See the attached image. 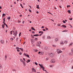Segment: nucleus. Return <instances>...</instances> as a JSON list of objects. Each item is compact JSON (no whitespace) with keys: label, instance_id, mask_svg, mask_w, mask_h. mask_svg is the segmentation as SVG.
Wrapping results in <instances>:
<instances>
[{"label":"nucleus","instance_id":"0e129e2a","mask_svg":"<svg viewBox=\"0 0 73 73\" xmlns=\"http://www.w3.org/2000/svg\"><path fill=\"white\" fill-rule=\"evenodd\" d=\"M46 60H48V58H46Z\"/></svg>","mask_w":73,"mask_h":73},{"label":"nucleus","instance_id":"ea45409f","mask_svg":"<svg viewBox=\"0 0 73 73\" xmlns=\"http://www.w3.org/2000/svg\"><path fill=\"white\" fill-rule=\"evenodd\" d=\"M42 30L43 31H46V30H45V29H43Z\"/></svg>","mask_w":73,"mask_h":73},{"label":"nucleus","instance_id":"e2e57ef3","mask_svg":"<svg viewBox=\"0 0 73 73\" xmlns=\"http://www.w3.org/2000/svg\"><path fill=\"white\" fill-rule=\"evenodd\" d=\"M44 37H45V35H44L43 36V38H44Z\"/></svg>","mask_w":73,"mask_h":73},{"label":"nucleus","instance_id":"864d4df0","mask_svg":"<svg viewBox=\"0 0 73 73\" xmlns=\"http://www.w3.org/2000/svg\"><path fill=\"white\" fill-rule=\"evenodd\" d=\"M25 23V21H23V24H24V23Z\"/></svg>","mask_w":73,"mask_h":73},{"label":"nucleus","instance_id":"c03bdc74","mask_svg":"<svg viewBox=\"0 0 73 73\" xmlns=\"http://www.w3.org/2000/svg\"><path fill=\"white\" fill-rule=\"evenodd\" d=\"M3 21H4V22H5V19H3Z\"/></svg>","mask_w":73,"mask_h":73},{"label":"nucleus","instance_id":"09e8293b","mask_svg":"<svg viewBox=\"0 0 73 73\" xmlns=\"http://www.w3.org/2000/svg\"><path fill=\"white\" fill-rule=\"evenodd\" d=\"M6 27H7V28H8V25H6Z\"/></svg>","mask_w":73,"mask_h":73},{"label":"nucleus","instance_id":"49530a36","mask_svg":"<svg viewBox=\"0 0 73 73\" xmlns=\"http://www.w3.org/2000/svg\"><path fill=\"white\" fill-rule=\"evenodd\" d=\"M2 16H5V14H3Z\"/></svg>","mask_w":73,"mask_h":73},{"label":"nucleus","instance_id":"e433bc0d","mask_svg":"<svg viewBox=\"0 0 73 73\" xmlns=\"http://www.w3.org/2000/svg\"><path fill=\"white\" fill-rule=\"evenodd\" d=\"M37 51H38V50H35V52H37Z\"/></svg>","mask_w":73,"mask_h":73},{"label":"nucleus","instance_id":"5fc2aeb1","mask_svg":"<svg viewBox=\"0 0 73 73\" xmlns=\"http://www.w3.org/2000/svg\"><path fill=\"white\" fill-rule=\"evenodd\" d=\"M10 40H11V41L13 40V38H11V39H10Z\"/></svg>","mask_w":73,"mask_h":73},{"label":"nucleus","instance_id":"c9c22d12","mask_svg":"<svg viewBox=\"0 0 73 73\" xmlns=\"http://www.w3.org/2000/svg\"><path fill=\"white\" fill-rule=\"evenodd\" d=\"M41 44V42H39L38 44Z\"/></svg>","mask_w":73,"mask_h":73},{"label":"nucleus","instance_id":"5701e85b","mask_svg":"<svg viewBox=\"0 0 73 73\" xmlns=\"http://www.w3.org/2000/svg\"><path fill=\"white\" fill-rule=\"evenodd\" d=\"M13 32V31H11L10 32L11 35H12V32Z\"/></svg>","mask_w":73,"mask_h":73},{"label":"nucleus","instance_id":"b1692460","mask_svg":"<svg viewBox=\"0 0 73 73\" xmlns=\"http://www.w3.org/2000/svg\"><path fill=\"white\" fill-rule=\"evenodd\" d=\"M55 40L56 41H58V38H56L55 39Z\"/></svg>","mask_w":73,"mask_h":73},{"label":"nucleus","instance_id":"393cba45","mask_svg":"<svg viewBox=\"0 0 73 73\" xmlns=\"http://www.w3.org/2000/svg\"><path fill=\"white\" fill-rule=\"evenodd\" d=\"M68 12L69 13H71L70 12V10H68Z\"/></svg>","mask_w":73,"mask_h":73},{"label":"nucleus","instance_id":"774afa93","mask_svg":"<svg viewBox=\"0 0 73 73\" xmlns=\"http://www.w3.org/2000/svg\"><path fill=\"white\" fill-rule=\"evenodd\" d=\"M60 25H61L59 24H58V26H60Z\"/></svg>","mask_w":73,"mask_h":73},{"label":"nucleus","instance_id":"0eeeda50","mask_svg":"<svg viewBox=\"0 0 73 73\" xmlns=\"http://www.w3.org/2000/svg\"><path fill=\"white\" fill-rule=\"evenodd\" d=\"M1 42L2 43V44H4V41L3 40H1Z\"/></svg>","mask_w":73,"mask_h":73},{"label":"nucleus","instance_id":"4c0bfd02","mask_svg":"<svg viewBox=\"0 0 73 73\" xmlns=\"http://www.w3.org/2000/svg\"><path fill=\"white\" fill-rule=\"evenodd\" d=\"M23 64H24V66H25V65H26V64H25V63Z\"/></svg>","mask_w":73,"mask_h":73},{"label":"nucleus","instance_id":"de8ad7c7","mask_svg":"<svg viewBox=\"0 0 73 73\" xmlns=\"http://www.w3.org/2000/svg\"><path fill=\"white\" fill-rule=\"evenodd\" d=\"M31 37H32V38H35V37H34L33 36Z\"/></svg>","mask_w":73,"mask_h":73},{"label":"nucleus","instance_id":"f257e3e1","mask_svg":"<svg viewBox=\"0 0 73 73\" xmlns=\"http://www.w3.org/2000/svg\"><path fill=\"white\" fill-rule=\"evenodd\" d=\"M38 65H39V66H40V68H42L43 70V71H44L45 70H44V67L43 66V65H42V64L41 65L40 64H39Z\"/></svg>","mask_w":73,"mask_h":73},{"label":"nucleus","instance_id":"a19ab883","mask_svg":"<svg viewBox=\"0 0 73 73\" xmlns=\"http://www.w3.org/2000/svg\"><path fill=\"white\" fill-rule=\"evenodd\" d=\"M52 46H53V47H56V46L55 45H52Z\"/></svg>","mask_w":73,"mask_h":73},{"label":"nucleus","instance_id":"bb28decb","mask_svg":"<svg viewBox=\"0 0 73 73\" xmlns=\"http://www.w3.org/2000/svg\"><path fill=\"white\" fill-rule=\"evenodd\" d=\"M21 33H20L19 34V37H20V36H21Z\"/></svg>","mask_w":73,"mask_h":73},{"label":"nucleus","instance_id":"c85d7f7f","mask_svg":"<svg viewBox=\"0 0 73 73\" xmlns=\"http://www.w3.org/2000/svg\"><path fill=\"white\" fill-rule=\"evenodd\" d=\"M35 65H38V64L36 62H35Z\"/></svg>","mask_w":73,"mask_h":73},{"label":"nucleus","instance_id":"f704fd0d","mask_svg":"<svg viewBox=\"0 0 73 73\" xmlns=\"http://www.w3.org/2000/svg\"><path fill=\"white\" fill-rule=\"evenodd\" d=\"M40 54H43V52H40Z\"/></svg>","mask_w":73,"mask_h":73},{"label":"nucleus","instance_id":"9b49d317","mask_svg":"<svg viewBox=\"0 0 73 73\" xmlns=\"http://www.w3.org/2000/svg\"><path fill=\"white\" fill-rule=\"evenodd\" d=\"M64 44V42H63V41H61L60 42V44L61 45H62V44Z\"/></svg>","mask_w":73,"mask_h":73},{"label":"nucleus","instance_id":"4d7b16f0","mask_svg":"<svg viewBox=\"0 0 73 73\" xmlns=\"http://www.w3.org/2000/svg\"><path fill=\"white\" fill-rule=\"evenodd\" d=\"M18 23H21V21H20L19 20L18 21Z\"/></svg>","mask_w":73,"mask_h":73},{"label":"nucleus","instance_id":"6e6552de","mask_svg":"<svg viewBox=\"0 0 73 73\" xmlns=\"http://www.w3.org/2000/svg\"><path fill=\"white\" fill-rule=\"evenodd\" d=\"M39 35L38 34H36L33 35V36H35L36 37H37V36H38Z\"/></svg>","mask_w":73,"mask_h":73},{"label":"nucleus","instance_id":"2eb2a0df","mask_svg":"<svg viewBox=\"0 0 73 73\" xmlns=\"http://www.w3.org/2000/svg\"><path fill=\"white\" fill-rule=\"evenodd\" d=\"M27 62V63H28V62H31V60L29 59L28 60V61H26Z\"/></svg>","mask_w":73,"mask_h":73},{"label":"nucleus","instance_id":"2f4dec72","mask_svg":"<svg viewBox=\"0 0 73 73\" xmlns=\"http://www.w3.org/2000/svg\"><path fill=\"white\" fill-rule=\"evenodd\" d=\"M45 29H46V31H48V29L47 28V27H45Z\"/></svg>","mask_w":73,"mask_h":73},{"label":"nucleus","instance_id":"20e7f679","mask_svg":"<svg viewBox=\"0 0 73 73\" xmlns=\"http://www.w3.org/2000/svg\"><path fill=\"white\" fill-rule=\"evenodd\" d=\"M15 37H16V36H17V31H15Z\"/></svg>","mask_w":73,"mask_h":73},{"label":"nucleus","instance_id":"79ce46f5","mask_svg":"<svg viewBox=\"0 0 73 73\" xmlns=\"http://www.w3.org/2000/svg\"><path fill=\"white\" fill-rule=\"evenodd\" d=\"M70 45H72V44L71 43H70V45H69V46H70Z\"/></svg>","mask_w":73,"mask_h":73},{"label":"nucleus","instance_id":"423d86ee","mask_svg":"<svg viewBox=\"0 0 73 73\" xmlns=\"http://www.w3.org/2000/svg\"><path fill=\"white\" fill-rule=\"evenodd\" d=\"M24 54L25 55L24 56H27V57H28L29 58V55L28 54L26 55V54L24 53Z\"/></svg>","mask_w":73,"mask_h":73},{"label":"nucleus","instance_id":"4be33fe9","mask_svg":"<svg viewBox=\"0 0 73 73\" xmlns=\"http://www.w3.org/2000/svg\"><path fill=\"white\" fill-rule=\"evenodd\" d=\"M16 49H17V50H18V49H19L20 48H19V47H17L16 48Z\"/></svg>","mask_w":73,"mask_h":73},{"label":"nucleus","instance_id":"7c9ffc66","mask_svg":"<svg viewBox=\"0 0 73 73\" xmlns=\"http://www.w3.org/2000/svg\"><path fill=\"white\" fill-rule=\"evenodd\" d=\"M35 40L36 41H37V40L38 39H37V38H35Z\"/></svg>","mask_w":73,"mask_h":73},{"label":"nucleus","instance_id":"c756f323","mask_svg":"<svg viewBox=\"0 0 73 73\" xmlns=\"http://www.w3.org/2000/svg\"><path fill=\"white\" fill-rule=\"evenodd\" d=\"M19 54L20 55H21V54H22V53H21V52H19Z\"/></svg>","mask_w":73,"mask_h":73},{"label":"nucleus","instance_id":"4468645a","mask_svg":"<svg viewBox=\"0 0 73 73\" xmlns=\"http://www.w3.org/2000/svg\"><path fill=\"white\" fill-rule=\"evenodd\" d=\"M35 70V68H32V70L33 72H34Z\"/></svg>","mask_w":73,"mask_h":73},{"label":"nucleus","instance_id":"412c9836","mask_svg":"<svg viewBox=\"0 0 73 73\" xmlns=\"http://www.w3.org/2000/svg\"><path fill=\"white\" fill-rule=\"evenodd\" d=\"M47 38H48V39H50V38H51V37H50V36H48L47 37Z\"/></svg>","mask_w":73,"mask_h":73},{"label":"nucleus","instance_id":"f3484780","mask_svg":"<svg viewBox=\"0 0 73 73\" xmlns=\"http://www.w3.org/2000/svg\"><path fill=\"white\" fill-rule=\"evenodd\" d=\"M20 49L21 50L22 52H23L24 51V50L22 48H20Z\"/></svg>","mask_w":73,"mask_h":73},{"label":"nucleus","instance_id":"37998d69","mask_svg":"<svg viewBox=\"0 0 73 73\" xmlns=\"http://www.w3.org/2000/svg\"><path fill=\"white\" fill-rule=\"evenodd\" d=\"M7 19H11V17H9V16L7 17Z\"/></svg>","mask_w":73,"mask_h":73},{"label":"nucleus","instance_id":"cd10ccee","mask_svg":"<svg viewBox=\"0 0 73 73\" xmlns=\"http://www.w3.org/2000/svg\"><path fill=\"white\" fill-rule=\"evenodd\" d=\"M63 27L64 28H66V26L65 25H64Z\"/></svg>","mask_w":73,"mask_h":73},{"label":"nucleus","instance_id":"052dcab7","mask_svg":"<svg viewBox=\"0 0 73 73\" xmlns=\"http://www.w3.org/2000/svg\"><path fill=\"white\" fill-rule=\"evenodd\" d=\"M41 31H40L39 32V33H41Z\"/></svg>","mask_w":73,"mask_h":73},{"label":"nucleus","instance_id":"8fccbe9b","mask_svg":"<svg viewBox=\"0 0 73 73\" xmlns=\"http://www.w3.org/2000/svg\"><path fill=\"white\" fill-rule=\"evenodd\" d=\"M23 60H24V61H25V58H23Z\"/></svg>","mask_w":73,"mask_h":73},{"label":"nucleus","instance_id":"603ef678","mask_svg":"<svg viewBox=\"0 0 73 73\" xmlns=\"http://www.w3.org/2000/svg\"><path fill=\"white\" fill-rule=\"evenodd\" d=\"M23 64H25V62L24 61H23Z\"/></svg>","mask_w":73,"mask_h":73},{"label":"nucleus","instance_id":"58836bf2","mask_svg":"<svg viewBox=\"0 0 73 73\" xmlns=\"http://www.w3.org/2000/svg\"><path fill=\"white\" fill-rule=\"evenodd\" d=\"M29 12H32V11H31V9H29Z\"/></svg>","mask_w":73,"mask_h":73},{"label":"nucleus","instance_id":"9d476101","mask_svg":"<svg viewBox=\"0 0 73 73\" xmlns=\"http://www.w3.org/2000/svg\"><path fill=\"white\" fill-rule=\"evenodd\" d=\"M31 29L32 30H33V31H36V29H34L33 27H31Z\"/></svg>","mask_w":73,"mask_h":73},{"label":"nucleus","instance_id":"a211bd4d","mask_svg":"<svg viewBox=\"0 0 73 73\" xmlns=\"http://www.w3.org/2000/svg\"><path fill=\"white\" fill-rule=\"evenodd\" d=\"M2 27L3 29L4 28V25L3 24L2 25Z\"/></svg>","mask_w":73,"mask_h":73},{"label":"nucleus","instance_id":"a878e982","mask_svg":"<svg viewBox=\"0 0 73 73\" xmlns=\"http://www.w3.org/2000/svg\"><path fill=\"white\" fill-rule=\"evenodd\" d=\"M20 5L22 8H24L23 7V5H22V4H20Z\"/></svg>","mask_w":73,"mask_h":73},{"label":"nucleus","instance_id":"7ed1b4c3","mask_svg":"<svg viewBox=\"0 0 73 73\" xmlns=\"http://www.w3.org/2000/svg\"><path fill=\"white\" fill-rule=\"evenodd\" d=\"M49 56H50L51 57H53V53H50L49 54Z\"/></svg>","mask_w":73,"mask_h":73},{"label":"nucleus","instance_id":"dca6fc26","mask_svg":"<svg viewBox=\"0 0 73 73\" xmlns=\"http://www.w3.org/2000/svg\"><path fill=\"white\" fill-rule=\"evenodd\" d=\"M36 6L37 7H36V8H37V9H40V7H39V5H37Z\"/></svg>","mask_w":73,"mask_h":73},{"label":"nucleus","instance_id":"473e14b6","mask_svg":"<svg viewBox=\"0 0 73 73\" xmlns=\"http://www.w3.org/2000/svg\"><path fill=\"white\" fill-rule=\"evenodd\" d=\"M63 23H66V22H65V21L64 20H63Z\"/></svg>","mask_w":73,"mask_h":73},{"label":"nucleus","instance_id":"3c124183","mask_svg":"<svg viewBox=\"0 0 73 73\" xmlns=\"http://www.w3.org/2000/svg\"><path fill=\"white\" fill-rule=\"evenodd\" d=\"M68 7H70V5H67V7L68 8Z\"/></svg>","mask_w":73,"mask_h":73},{"label":"nucleus","instance_id":"f03ea898","mask_svg":"<svg viewBox=\"0 0 73 73\" xmlns=\"http://www.w3.org/2000/svg\"><path fill=\"white\" fill-rule=\"evenodd\" d=\"M57 52H58V53L59 54V53H61L62 52L60 51V50L59 49H57Z\"/></svg>","mask_w":73,"mask_h":73},{"label":"nucleus","instance_id":"aec40b11","mask_svg":"<svg viewBox=\"0 0 73 73\" xmlns=\"http://www.w3.org/2000/svg\"><path fill=\"white\" fill-rule=\"evenodd\" d=\"M36 45L38 46H40L39 47H40V46H40V44H36Z\"/></svg>","mask_w":73,"mask_h":73},{"label":"nucleus","instance_id":"f8f14e48","mask_svg":"<svg viewBox=\"0 0 73 73\" xmlns=\"http://www.w3.org/2000/svg\"><path fill=\"white\" fill-rule=\"evenodd\" d=\"M31 40L32 42V43L33 44V41H34L33 39H31Z\"/></svg>","mask_w":73,"mask_h":73},{"label":"nucleus","instance_id":"13d9d810","mask_svg":"<svg viewBox=\"0 0 73 73\" xmlns=\"http://www.w3.org/2000/svg\"><path fill=\"white\" fill-rule=\"evenodd\" d=\"M41 53V52H39L38 53V54H40Z\"/></svg>","mask_w":73,"mask_h":73},{"label":"nucleus","instance_id":"a18cd8bd","mask_svg":"<svg viewBox=\"0 0 73 73\" xmlns=\"http://www.w3.org/2000/svg\"><path fill=\"white\" fill-rule=\"evenodd\" d=\"M13 71H15V72H16V70H15V69H13Z\"/></svg>","mask_w":73,"mask_h":73},{"label":"nucleus","instance_id":"338daca9","mask_svg":"<svg viewBox=\"0 0 73 73\" xmlns=\"http://www.w3.org/2000/svg\"><path fill=\"white\" fill-rule=\"evenodd\" d=\"M41 33H43V31H41V32H40Z\"/></svg>","mask_w":73,"mask_h":73},{"label":"nucleus","instance_id":"39448f33","mask_svg":"<svg viewBox=\"0 0 73 73\" xmlns=\"http://www.w3.org/2000/svg\"><path fill=\"white\" fill-rule=\"evenodd\" d=\"M50 61L51 62H52V63H54L55 62L54 59H52Z\"/></svg>","mask_w":73,"mask_h":73},{"label":"nucleus","instance_id":"ddd939ff","mask_svg":"<svg viewBox=\"0 0 73 73\" xmlns=\"http://www.w3.org/2000/svg\"><path fill=\"white\" fill-rule=\"evenodd\" d=\"M44 49L45 50H47V49H48V47L46 46L44 47Z\"/></svg>","mask_w":73,"mask_h":73},{"label":"nucleus","instance_id":"680f3d73","mask_svg":"<svg viewBox=\"0 0 73 73\" xmlns=\"http://www.w3.org/2000/svg\"><path fill=\"white\" fill-rule=\"evenodd\" d=\"M69 20H72V19H69Z\"/></svg>","mask_w":73,"mask_h":73},{"label":"nucleus","instance_id":"bf43d9fd","mask_svg":"<svg viewBox=\"0 0 73 73\" xmlns=\"http://www.w3.org/2000/svg\"><path fill=\"white\" fill-rule=\"evenodd\" d=\"M21 62H23V60L21 59Z\"/></svg>","mask_w":73,"mask_h":73},{"label":"nucleus","instance_id":"69168bd1","mask_svg":"<svg viewBox=\"0 0 73 73\" xmlns=\"http://www.w3.org/2000/svg\"><path fill=\"white\" fill-rule=\"evenodd\" d=\"M72 52H73V48L72 49H71Z\"/></svg>","mask_w":73,"mask_h":73},{"label":"nucleus","instance_id":"6e6d98bb","mask_svg":"<svg viewBox=\"0 0 73 73\" xmlns=\"http://www.w3.org/2000/svg\"><path fill=\"white\" fill-rule=\"evenodd\" d=\"M42 28H43V29L44 28V26H42Z\"/></svg>","mask_w":73,"mask_h":73},{"label":"nucleus","instance_id":"1a4fd4ad","mask_svg":"<svg viewBox=\"0 0 73 73\" xmlns=\"http://www.w3.org/2000/svg\"><path fill=\"white\" fill-rule=\"evenodd\" d=\"M7 55H5V60H6L7 59Z\"/></svg>","mask_w":73,"mask_h":73},{"label":"nucleus","instance_id":"72a5a7b5","mask_svg":"<svg viewBox=\"0 0 73 73\" xmlns=\"http://www.w3.org/2000/svg\"><path fill=\"white\" fill-rule=\"evenodd\" d=\"M62 62L63 64H64L65 62V61L64 60H63Z\"/></svg>","mask_w":73,"mask_h":73},{"label":"nucleus","instance_id":"6ab92c4d","mask_svg":"<svg viewBox=\"0 0 73 73\" xmlns=\"http://www.w3.org/2000/svg\"><path fill=\"white\" fill-rule=\"evenodd\" d=\"M64 43H65V44H67V43H68V41H65L64 42Z\"/></svg>","mask_w":73,"mask_h":73}]
</instances>
